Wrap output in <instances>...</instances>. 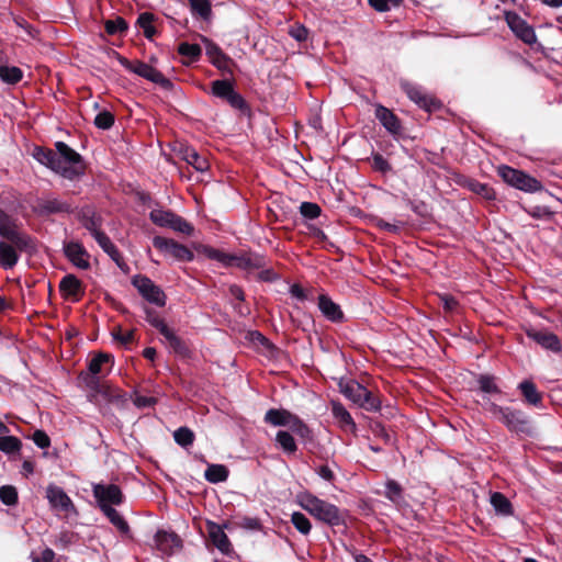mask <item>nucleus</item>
Returning <instances> with one entry per match:
<instances>
[{
  "mask_svg": "<svg viewBox=\"0 0 562 562\" xmlns=\"http://www.w3.org/2000/svg\"><path fill=\"white\" fill-rule=\"evenodd\" d=\"M292 413L285 409L271 408L265 415V422L272 426H284L289 424Z\"/></svg>",
  "mask_w": 562,
  "mask_h": 562,
  "instance_id": "obj_28",
  "label": "nucleus"
},
{
  "mask_svg": "<svg viewBox=\"0 0 562 562\" xmlns=\"http://www.w3.org/2000/svg\"><path fill=\"white\" fill-rule=\"evenodd\" d=\"M491 504L495 512L503 516L512 515L513 507L509 499L499 492H494L491 495Z\"/></svg>",
  "mask_w": 562,
  "mask_h": 562,
  "instance_id": "obj_32",
  "label": "nucleus"
},
{
  "mask_svg": "<svg viewBox=\"0 0 562 562\" xmlns=\"http://www.w3.org/2000/svg\"><path fill=\"white\" fill-rule=\"evenodd\" d=\"M191 10L199 14L203 19H207L211 15V3L209 0H188Z\"/></svg>",
  "mask_w": 562,
  "mask_h": 562,
  "instance_id": "obj_49",
  "label": "nucleus"
},
{
  "mask_svg": "<svg viewBox=\"0 0 562 562\" xmlns=\"http://www.w3.org/2000/svg\"><path fill=\"white\" fill-rule=\"evenodd\" d=\"M228 473V469L223 464H210L205 470L204 476L211 483H220L227 480Z\"/></svg>",
  "mask_w": 562,
  "mask_h": 562,
  "instance_id": "obj_31",
  "label": "nucleus"
},
{
  "mask_svg": "<svg viewBox=\"0 0 562 562\" xmlns=\"http://www.w3.org/2000/svg\"><path fill=\"white\" fill-rule=\"evenodd\" d=\"M183 159L198 171H205L209 168L207 160L200 156L194 148H186Z\"/></svg>",
  "mask_w": 562,
  "mask_h": 562,
  "instance_id": "obj_34",
  "label": "nucleus"
},
{
  "mask_svg": "<svg viewBox=\"0 0 562 562\" xmlns=\"http://www.w3.org/2000/svg\"><path fill=\"white\" fill-rule=\"evenodd\" d=\"M59 291L65 299L74 302L79 301L83 295L82 283L74 274H67L60 280Z\"/></svg>",
  "mask_w": 562,
  "mask_h": 562,
  "instance_id": "obj_17",
  "label": "nucleus"
},
{
  "mask_svg": "<svg viewBox=\"0 0 562 562\" xmlns=\"http://www.w3.org/2000/svg\"><path fill=\"white\" fill-rule=\"evenodd\" d=\"M372 168L380 172H387L391 169L387 160L380 154H374L372 157Z\"/></svg>",
  "mask_w": 562,
  "mask_h": 562,
  "instance_id": "obj_60",
  "label": "nucleus"
},
{
  "mask_svg": "<svg viewBox=\"0 0 562 562\" xmlns=\"http://www.w3.org/2000/svg\"><path fill=\"white\" fill-rule=\"evenodd\" d=\"M300 210L301 214L308 220H314L321 214V207L316 203L312 202H303Z\"/></svg>",
  "mask_w": 562,
  "mask_h": 562,
  "instance_id": "obj_56",
  "label": "nucleus"
},
{
  "mask_svg": "<svg viewBox=\"0 0 562 562\" xmlns=\"http://www.w3.org/2000/svg\"><path fill=\"white\" fill-rule=\"evenodd\" d=\"M201 52V47L198 44L181 43L178 47V53L192 61L200 57Z\"/></svg>",
  "mask_w": 562,
  "mask_h": 562,
  "instance_id": "obj_50",
  "label": "nucleus"
},
{
  "mask_svg": "<svg viewBox=\"0 0 562 562\" xmlns=\"http://www.w3.org/2000/svg\"><path fill=\"white\" fill-rule=\"evenodd\" d=\"M156 549L162 555H171L181 548V539L175 532L158 530L154 538Z\"/></svg>",
  "mask_w": 562,
  "mask_h": 562,
  "instance_id": "obj_15",
  "label": "nucleus"
},
{
  "mask_svg": "<svg viewBox=\"0 0 562 562\" xmlns=\"http://www.w3.org/2000/svg\"><path fill=\"white\" fill-rule=\"evenodd\" d=\"M153 245L158 250L170 255L179 261L189 262L193 260V252L188 247L175 241L173 239L156 236L153 239Z\"/></svg>",
  "mask_w": 562,
  "mask_h": 562,
  "instance_id": "obj_10",
  "label": "nucleus"
},
{
  "mask_svg": "<svg viewBox=\"0 0 562 562\" xmlns=\"http://www.w3.org/2000/svg\"><path fill=\"white\" fill-rule=\"evenodd\" d=\"M104 29L109 35L123 34L127 31V23L123 18L116 16L114 20H106Z\"/></svg>",
  "mask_w": 562,
  "mask_h": 562,
  "instance_id": "obj_41",
  "label": "nucleus"
},
{
  "mask_svg": "<svg viewBox=\"0 0 562 562\" xmlns=\"http://www.w3.org/2000/svg\"><path fill=\"white\" fill-rule=\"evenodd\" d=\"M22 447V442L14 436L0 435V451L11 454L19 452Z\"/></svg>",
  "mask_w": 562,
  "mask_h": 562,
  "instance_id": "obj_38",
  "label": "nucleus"
},
{
  "mask_svg": "<svg viewBox=\"0 0 562 562\" xmlns=\"http://www.w3.org/2000/svg\"><path fill=\"white\" fill-rule=\"evenodd\" d=\"M498 176L508 184L512 187H515L519 190L527 191V192H536L542 188L541 183L526 175L525 172L514 169L509 166H499L498 167Z\"/></svg>",
  "mask_w": 562,
  "mask_h": 562,
  "instance_id": "obj_6",
  "label": "nucleus"
},
{
  "mask_svg": "<svg viewBox=\"0 0 562 562\" xmlns=\"http://www.w3.org/2000/svg\"><path fill=\"white\" fill-rule=\"evenodd\" d=\"M119 63L128 71L138 75L154 83L160 85L164 88L169 87L170 81L157 69L140 60L131 61L127 58L117 55Z\"/></svg>",
  "mask_w": 562,
  "mask_h": 562,
  "instance_id": "obj_7",
  "label": "nucleus"
},
{
  "mask_svg": "<svg viewBox=\"0 0 562 562\" xmlns=\"http://www.w3.org/2000/svg\"><path fill=\"white\" fill-rule=\"evenodd\" d=\"M505 20L509 29L526 44H533L537 41L535 30L517 13L507 12Z\"/></svg>",
  "mask_w": 562,
  "mask_h": 562,
  "instance_id": "obj_12",
  "label": "nucleus"
},
{
  "mask_svg": "<svg viewBox=\"0 0 562 562\" xmlns=\"http://www.w3.org/2000/svg\"><path fill=\"white\" fill-rule=\"evenodd\" d=\"M112 335L116 341H120L124 346L133 342L135 339V330L133 329L122 331V328L119 327L117 329L113 330Z\"/></svg>",
  "mask_w": 562,
  "mask_h": 562,
  "instance_id": "obj_58",
  "label": "nucleus"
},
{
  "mask_svg": "<svg viewBox=\"0 0 562 562\" xmlns=\"http://www.w3.org/2000/svg\"><path fill=\"white\" fill-rule=\"evenodd\" d=\"M32 439L34 441V443L44 449V448H47L49 447L50 445V439L49 437L47 436V434L43 430H36L33 436H32Z\"/></svg>",
  "mask_w": 562,
  "mask_h": 562,
  "instance_id": "obj_62",
  "label": "nucleus"
},
{
  "mask_svg": "<svg viewBox=\"0 0 562 562\" xmlns=\"http://www.w3.org/2000/svg\"><path fill=\"white\" fill-rule=\"evenodd\" d=\"M526 335L528 338L532 339L533 341H536L538 345H540L542 348H544L547 350H550L553 352L561 351V341H560L559 337L549 330H540V329L530 327V328L526 329Z\"/></svg>",
  "mask_w": 562,
  "mask_h": 562,
  "instance_id": "obj_14",
  "label": "nucleus"
},
{
  "mask_svg": "<svg viewBox=\"0 0 562 562\" xmlns=\"http://www.w3.org/2000/svg\"><path fill=\"white\" fill-rule=\"evenodd\" d=\"M94 124L102 130H109L114 124V115L109 111H102L94 117Z\"/></svg>",
  "mask_w": 562,
  "mask_h": 562,
  "instance_id": "obj_53",
  "label": "nucleus"
},
{
  "mask_svg": "<svg viewBox=\"0 0 562 562\" xmlns=\"http://www.w3.org/2000/svg\"><path fill=\"white\" fill-rule=\"evenodd\" d=\"M234 91L232 82L228 80H215L212 82V93L221 99H226Z\"/></svg>",
  "mask_w": 562,
  "mask_h": 562,
  "instance_id": "obj_43",
  "label": "nucleus"
},
{
  "mask_svg": "<svg viewBox=\"0 0 562 562\" xmlns=\"http://www.w3.org/2000/svg\"><path fill=\"white\" fill-rule=\"evenodd\" d=\"M331 413L339 426L347 431L353 432L356 430V423L353 422L350 413L339 402H331Z\"/></svg>",
  "mask_w": 562,
  "mask_h": 562,
  "instance_id": "obj_24",
  "label": "nucleus"
},
{
  "mask_svg": "<svg viewBox=\"0 0 562 562\" xmlns=\"http://www.w3.org/2000/svg\"><path fill=\"white\" fill-rule=\"evenodd\" d=\"M467 187L474 193L483 196L485 200H494L496 194L495 191L485 183H481L476 180H469Z\"/></svg>",
  "mask_w": 562,
  "mask_h": 562,
  "instance_id": "obj_40",
  "label": "nucleus"
},
{
  "mask_svg": "<svg viewBox=\"0 0 562 562\" xmlns=\"http://www.w3.org/2000/svg\"><path fill=\"white\" fill-rule=\"evenodd\" d=\"M518 389L528 404L533 406H540L542 404V395L537 390L533 382L525 380L519 383Z\"/></svg>",
  "mask_w": 562,
  "mask_h": 562,
  "instance_id": "obj_26",
  "label": "nucleus"
},
{
  "mask_svg": "<svg viewBox=\"0 0 562 562\" xmlns=\"http://www.w3.org/2000/svg\"><path fill=\"white\" fill-rule=\"evenodd\" d=\"M385 487H386L385 496L390 501L397 502L401 498L402 488H401L400 484H397L395 481H389L386 483Z\"/></svg>",
  "mask_w": 562,
  "mask_h": 562,
  "instance_id": "obj_59",
  "label": "nucleus"
},
{
  "mask_svg": "<svg viewBox=\"0 0 562 562\" xmlns=\"http://www.w3.org/2000/svg\"><path fill=\"white\" fill-rule=\"evenodd\" d=\"M318 308L323 316L333 322L341 323L345 319V315L340 306L335 303L328 295L321 294L317 302Z\"/></svg>",
  "mask_w": 562,
  "mask_h": 562,
  "instance_id": "obj_18",
  "label": "nucleus"
},
{
  "mask_svg": "<svg viewBox=\"0 0 562 562\" xmlns=\"http://www.w3.org/2000/svg\"><path fill=\"white\" fill-rule=\"evenodd\" d=\"M488 411L510 431L525 435L531 434V423L522 411L499 406L494 403L491 404Z\"/></svg>",
  "mask_w": 562,
  "mask_h": 562,
  "instance_id": "obj_3",
  "label": "nucleus"
},
{
  "mask_svg": "<svg viewBox=\"0 0 562 562\" xmlns=\"http://www.w3.org/2000/svg\"><path fill=\"white\" fill-rule=\"evenodd\" d=\"M103 514L109 518V520L123 533L128 532L130 527L125 519L119 514L116 509L108 504H102Z\"/></svg>",
  "mask_w": 562,
  "mask_h": 562,
  "instance_id": "obj_30",
  "label": "nucleus"
},
{
  "mask_svg": "<svg viewBox=\"0 0 562 562\" xmlns=\"http://www.w3.org/2000/svg\"><path fill=\"white\" fill-rule=\"evenodd\" d=\"M23 78V71L15 66H0V79L9 85H15Z\"/></svg>",
  "mask_w": 562,
  "mask_h": 562,
  "instance_id": "obj_37",
  "label": "nucleus"
},
{
  "mask_svg": "<svg viewBox=\"0 0 562 562\" xmlns=\"http://www.w3.org/2000/svg\"><path fill=\"white\" fill-rule=\"evenodd\" d=\"M369 4L378 12H386L391 7H398L401 0H368Z\"/></svg>",
  "mask_w": 562,
  "mask_h": 562,
  "instance_id": "obj_57",
  "label": "nucleus"
},
{
  "mask_svg": "<svg viewBox=\"0 0 562 562\" xmlns=\"http://www.w3.org/2000/svg\"><path fill=\"white\" fill-rule=\"evenodd\" d=\"M0 499L8 506H13L18 503V491L12 485H5L0 488Z\"/></svg>",
  "mask_w": 562,
  "mask_h": 562,
  "instance_id": "obj_51",
  "label": "nucleus"
},
{
  "mask_svg": "<svg viewBox=\"0 0 562 562\" xmlns=\"http://www.w3.org/2000/svg\"><path fill=\"white\" fill-rule=\"evenodd\" d=\"M132 284L138 290L140 295L148 302L158 306H165L166 295L164 291L145 276H135Z\"/></svg>",
  "mask_w": 562,
  "mask_h": 562,
  "instance_id": "obj_9",
  "label": "nucleus"
},
{
  "mask_svg": "<svg viewBox=\"0 0 562 562\" xmlns=\"http://www.w3.org/2000/svg\"><path fill=\"white\" fill-rule=\"evenodd\" d=\"M301 506L316 519L330 525L338 526L342 522V516L337 506L323 501L314 495H305L302 497Z\"/></svg>",
  "mask_w": 562,
  "mask_h": 562,
  "instance_id": "obj_2",
  "label": "nucleus"
},
{
  "mask_svg": "<svg viewBox=\"0 0 562 562\" xmlns=\"http://www.w3.org/2000/svg\"><path fill=\"white\" fill-rule=\"evenodd\" d=\"M113 364L114 359L112 355L106 352L97 353L89 362V374L85 378L86 385L90 390L103 394L105 397L113 396L111 386L106 383H102L98 378V374H109Z\"/></svg>",
  "mask_w": 562,
  "mask_h": 562,
  "instance_id": "obj_1",
  "label": "nucleus"
},
{
  "mask_svg": "<svg viewBox=\"0 0 562 562\" xmlns=\"http://www.w3.org/2000/svg\"><path fill=\"white\" fill-rule=\"evenodd\" d=\"M291 522L301 533H310L312 526L308 518L304 514L300 512L293 513L291 515Z\"/></svg>",
  "mask_w": 562,
  "mask_h": 562,
  "instance_id": "obj_47",
  "label": "nucleus"
},
{
  "mask_svg": "<svg viewBox=\"0 0 562 562\" xmlns=\"http://www.w3.org/2000/svg\"><path fill=\"white\" fill-rule=\"evenodd\" d=\"M225 100L234 109L244 110L246 108V102L244 98L235 90Z\"/></svg>",
  "mask_w": 562,
  "mask_h": 562,
  "instance_id": "obj_61",
  "label": "nucleus"
},
{
  "mask_svg": "<svg viewBox=\"0 0 562 562\" xmlns=\"http://www.w3.org/2000/svg\"><path fill=\"white\" fill-rule=\"evenodd\" d=\"M145 313H146V321L153 327H155L161 335L169 329L167 324L164 322V319H161L159 317V315L157 314L156 311H154L151 308H145Z\"/></svg>",
  "mask_w": 562,
  "mask_h": 562,
  "instance_id": "obj_48",
  "label": "nucleus"
},
{
  "mask_svg": "<svg viewBox=\"0 0 562 562\" xmlns=\"http://www.w3.org/2000/svg\"><path fill=\"white\" fill-rule=\"evenodd\" d=\"M340 392L355 404L367 395V389L355 380L341 381L339 383Z\"/></svg>",
  "mask_w": 562,
  "mask_h": 562,
  "instance_id": "obj_23",
  "label": "nucleus"
},
{
  "mask_svg": "<svg viewBox=\"0 0 562 562\" xmlns=\"http://www.w3.org/2000/svg\"><path fill=\"white\" fill-rule=\"evenodd\" d=\"M375 117L380 121V123L389 133L393 135H398L401 133L402 126L400 120L387 108L383 105H378L375 108Z\"/></svg>",
  "mask_w": 562,
  "mask_h": 562,
  "instance_id": "obj_19",
  "label": "nucleus"
},
{
  "mask_svg": "<svg viewBox=\"0 0 562 562\" xmlns=\"http://www.w3.org/2000/svg\"><path fill=\"white\" fill-rule=\"evenodd\" d=\"M156 402H157V400L155 397L145 396L142 394H135V396L133 398V403L139 408L150 407V406L155 405Z\"/></svg>",
  "mask_w": 562,
  "mask_h": 562,
  "instance_id": "obj_63",
  "label": "nucleus"
},
{
  "mask_svg": "<svg viewBox=\"0 0 562 562\" xmlns=\"http://www.w3.org/2000/svg\"><path fill=\"white\" fill-rule=\"evenodd\" d=\"M164 338L168 342V346L177 353L182 357L187 356L189 353V349L184 341L179 338L172 329H168L166 333L162 334Z\"/></svg>",
  "mask_w": 562,
  "mask_h": 562,
  "instance_id": "obj_35",
  "label": "nucleus"
},
{
  "mask_svg": "<svg viewBox=\"0 0 562 562\" xmlns=\"http://www.w3.org/2000/svg\"><path fill=\"white\" fill-rule=\"evenodd\" d=\"M286 427L302 438L311 437L310 428L296 415L292 414Z\"/></svg>",
  "mask_w": 562,
  "mask_h": 562,
  "instance_id": "obj_42",
  "label": "nucleus"
},
{
  "mask_svg": "<svg viewBox=\"0 0 562 562\" xmlns=\"http://www.w3.org/2000/svg\"><path fill=\"white\" fill-rule=\"evenodd\" d=\"M207 532L212 543L224 554L232 550L231 541L223 528L215 522H207Z\"/></svg>",
  "mask_w": 562,
  "mask_h": 562,
  "instance_id": "obj_20",
  "label": "nucleus"
},
{
  "mask_svg": "<svg viewBox=\"0 0 562 562\" xmlns=\"http://www.w3.org/2000/svg\"><path fill=\"white\" fill-rule=\"evenodd\" d=\"M72 211L71 204L58 199H44L38 201L37 212L41 215H50L55 213H69Z\"/></svg>",
  "mask_w": 562,
  "mask_h": 562,
  "instance_id": "obj_22",
  "label": "nucleus"
},
{
  "mask_svg": "<svg viewBox=\"0 0 562 562\" xmlns=\"http://www.w3.org/2000/svg\"><path fill=\"white\" fill-rule=\"evenodd\" d=\"M206 55L210 57L211 63L218 69H226L229 58L222 52V49L214 43L207 42L205 46Z\"/></svg>",
  "mask_w": 562,
  "mask_h": 562,
  "instance_id": "obj_27",
  "label": "nucleus"
},
{
  "mask_svg": "<svg viewBox=\"0 0 562 562\" xmlns=\"http://www.w3.org/2000/svg\"><path fill=\"white\" fill-rule=\"evenodd\" d=\"M175 441L181 447L191 446L194 441V434L188 427H180L173 432Z\"/></svg>",
  "mask_w": 562,
  "mask_h": 562,
  "instance_id": "obj_45",
  "label": "nucleus"
},
{
  "mask_svg": "<svg viewBox=\"0 0 562 562\" xmlns=\"http://www.w3.org/2000/svg\"><path fill=\"white\" fill-rule=\"evenodd\" d=\"M93 238L103 249V251L106 252L113 260H119L120 252L105 233H103L102 231L100 233H95Z\"/></svg>",
  "mask_w": 562,
  "mask_h": 562,
  "instance_id": "obj_36",
  "label": "nucleus"
},
{
  "mask_svg": "<svg viewBox=\"0 0 562 562\" xmlns=\"http://www.w3.org/2000/svg\"><path fill=\"white\" fill-rule=\"evenodd\" d=\"M263 265H265L263 257L247 254V255L238 256L235 267L247 270V271H251L255 269L262 268Z\"/></svg>",
  "mask_w": 562,
  "mask_h": 562,
  "instance_id": "obj_29",
  "label": "nucleus"
},
{
  "mask_svg": "<svg viewBox=\"0 0 562 562\" xmlns=\"http://www.w3.org/2000/svg\"><path fill=\"white\" fill-rule=\"evenodd\" d=\"M154 15L148 12L142 13L137 19L138 26L143 30L146 38L151 40L156 34V29L153 24Z\"/></svg>",
  "mask_w": 562,
  "mask_h": 562,
  "instance_id": "obj_39",
  "label": "nucleus"
},
{
  "mask_svg": "<svg viewBox=\"0 0 562 562\" xmlns=\"http://www.w3.org/2000/svg\"><path fill=\"white\" fill-rule=\"evenodd\" d=\"M0 236L12 241L20 251L35 250L33 239L24 232L18 228L15 221L0 209Z\"/></svg>",
  "mask_w": 562,
  "mask_h": 562,
  "instance_id": "obj_5",
  "label": "nucleus"
},
{
  "mask_svg": "<svg viewBox=\"0 0 562 562\" xmlns=\"http://www.w3.org/2000/svg\"><path fill=\"white\" fill-rule=\"evenodd\" d=\"M33 156L40 164L52 169L54 172L59 173V169H61V167L56 151L36 147Z\"/></svg>",
  "mask_w": 562,
  "mask_h": 562,
  "instance_id": "obj_25",
  "label": "nucleus"
},
{
  "mask_svg": "<svg viewBox=\"0 0 562 562\" xmlns=\"http://www.w3.org/2000/svg\"><path fill=\"white\" fill-rule=\"evenodd\" d=\"M58 160L61 169L59 175L67 179H75L85 172L82 157L64 142L56 143Z\"/></svg>",
  "mask_w": 562,
  "mask_h": 562,
  "instance_id": "obj_4",
  "label": "nucleus"
},
{
  "mask_svg": "<svg viewBox=\"0 0 562 562\" xmlns=\"http://www.w3.org/2000/svg\"><path fill=\"white\" fill-rule=\"evenodd\" d=\"M401 88L413 102L426 111H431L440 105L434 97L426 93L422 87L415 83L402 81Z\"/></svg>",
  "mask_w": 562,
  "mask_h": 562,
  "instance_id": "obj_11",
  "label": "nucleus"
},
{
  "mask_svg": "<svg viewBox=\"0 0 562 562\" xmlns=\"http://www.w3.org/2000/svg\"><path fill=\"white\" fill-rule=\"evenodd\" d=\"M479 385L484 393H499V389L496 385L494 378L491 375H481L479 378Z\"/></svg>",
  "mask_w": 562,
  "mask_h": 562,
  "instance_id": "obj_55",
  "label": "nucleus"
},
{
  "mask_svg": "<svg viewBox=\"0 0 562 562\" xmlns=\"http://www.w3.org/2000/svg\"><path fill=\"white\" fill-rule=\"evenodd\" d=\"M45 496L54 512L63 514L65 517L78 514L71 498L61 487L55 484L47 485Z\"/></svg>",
  "mask_w": 562,
  "mask_h": 562,
  "instance_id": "obj_8",
  "label": "nucleus"
},
{
  "mask_svg": "<svg viewBox=\"0 0 562 562\" xmlns=\"http://www.w3.org/2000/svg\"><path fill=\"white\" fill-rule=\"evenodd\" d=\"M93 495L99 502L100 508L102 504L120 505L123 502V494L121 488L115 484L102 485L97 484L93 486Z\"/></svg>",
  "mask_w": 562,
  "mask_h": 562,
  "instance_id": "obj_13",
  "label": "nucleus"
},
{
  "mask_svg": "<svg viewBox=\"0 0 562 562\" xmlns=\"http://www.w3.org/2000/svg\"><path fill=\"white\" fill-rule=\"evenodd\" d=\"M173 216L175 213L164 210H154L149 214L151 222L161 227H169Z\"/></svg>",
  "mask_w": 562,
  "mask_h": 562,
  "instance_id": "obj_44",
  "label": "nucleus"
},
{
  "mask_svg": "<svg viewBox=\"0 0 562 562\" xmlns=\"http://www.w3.org/2000/svg\"><path fill=\"white\" fill-rule=\"evenodd\" d=\"M169 227L176 232L187 235H191V233L193 232V227L186 220L176 214L171 220Z\"/></svg>",
  "mask_w": 562,
  "mask_h": 562,
  "instance_id": "obj_52",
  "label": "nucleus"
},
{
  "mask_svg": "<svg viewBox=\"0 0 562 562\" xmlns=\"http://www.w3.org/2000/svg\"><path fill=\"white\" fill-rule=\"evenodd\" d=\"M81 222L85 228L88 229L92 236H94L95 233L101 232V218L97 216L94 211L90 209L83 210L81 213Z\"/></svg>",
  "mask_w": 562,
  "mask_h": 562,
  "instance_id": "obj_33",
  "label": "nucleus"
},
{
  "mask_svg": "<svg viewBox=\"0 0 562 562\" xmlns=\"http://www.w3.org/2000/svg\"><path fill=\"white\" fill-rule=\"evenodd\" d=\"M64 250L68 260L77 268L86 270L90 267L89 255L81 244L70 241L65 245Z\"/></svg>",
  "mask_w": 562,
  "mask_h": 562,
  "instance_id": "obj_16",
  "label": "nucleus"
},
{
  "mask_svg": "<svg viewBox=\"0 0 562 562\" xmlns=\"http://www.w3.org/2000/svg\"><path fill=\"white\" fill-rule=\"evenodd\" d=\"M20 249L9 240L0 241V266L5 269H12L19 261Z\"/></svg>",
  "mask_w": 562,
  "mask_h": 562,
  "instance_id": "obj_21",
  "label": "nucleus"
},
{
  "mask_svg": "<svg viewBox=\"0 0 562 562\" xmlns=\"http://www.w3.org/2000/svg\"><path fill=\"white\" fill-rule=\"evenodd\" d=\"M55 560V552L46 548L41 552V554L33 559V562H54Z\"/></svg>",
  "mask_w": 562,
  "mask_h": 562,
  "instance_id": "obj_64",
  "label": "nucleus"
},
{
  "mask_svg": "<svg viewBox=\"0 0 562 562\" xmlns=\"http://www.w3.org/2000/svg\"><path fill=\"white\" fill-rule=\"evenodd\" d=\"M358 405L367 411H379L380 409V401L367 390V395L363 396L358 403Z\"/></svg>",
  "mask_w": 562,
  "mask_h": 562,
  "instance_id": "obj_54",
  "label": "nucleus"
},
{
  "mask_svg": "<svg viewBox=\"0 0 562 562\" xmlns=\"http://www.w3.org/2000/svg\"><path fill=\"white\" fill-rule=\"evenodd\" d=\"M277 442L286 453H294L296 451V443L294 438L288 431L280 430L277 434Z\"/></svg>",
  "mask_w": 562,
  "mask_h": 562,
  "instance_id": "obj_46",
  "label": "nucleus"
}]
</instances>
